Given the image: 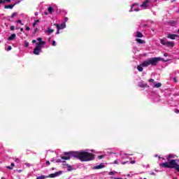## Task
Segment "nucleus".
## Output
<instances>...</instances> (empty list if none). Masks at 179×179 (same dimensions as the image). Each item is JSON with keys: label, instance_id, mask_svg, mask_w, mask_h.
<instances>
[{"label": "nucleus", "instance_id": "1", "mask_svg": "<svg viewBox=\"0 0 179 179\" xmlns=\"http://www.w3.org/2000/svg\"><path fill=\"white\" fill-rule=\"evenodd\" d=\"M64 156L62 157L63 160H69L71 157L78 159L81 162H90L94 159V155L87 152L70 151L64 152Z\"/></svg>", "mask_w": 179, "mask_h": 179}, {"label": "nucleus", "instance_id": "2", "mask_svg": "<svg viewBox=\"0 0 179 179\" xmlns=\"http://www.w3.org/2000/svg\"><path fill=\"white\" fill-rule=\"evenodd\" d=\"M160 61H164V59L162 57H152L144 61L142 63V65L145 68L149 66V65H151L152 66H156V65H157V63Z\"/></svg>", "mask_w": 179, "mask_h": 179}, {"label": "nucleus", "instance_id": "3", "mask_svg": "<svg viewBox=\"0 0 179 179\" xmlns=\"http://www.w3.org/2000/svg\"><path fill=\"white\" fill-rule=\"evenodd\" d=\"M169 169H175V170L179 171V165L177 164L176 159H171L169 161Z\"/></svg>", "mask_w": 179, "mask_h": 179}, {"label": "nucleus", "instance_id": "4", "mask_svg": "<svg viewBox=\"0 0 179 179\" xmlns=\"http://www.w3.org/2000/svg\"><path fill=\"white\" fill-rule=\"evenodd\" d=\"M160 43L162 44V45H166V47H174V43L167 41L166 38H163L162 39H160Z\"/></svg>", "mask_w": 179, "mask_h": 179}, {"label": "nucleus", "instance_id": "5", "mask_svg": "<svg viewBox=\"0 0 179 179\" xmlns=\"http://www.w3.org/2000/svg\"><path fill=\"white\" fill-rule=\"evenodd\" d=\"M42 48H43V46H40V44H36V48L34 49V54L35 55H38V54L41 52Z\"/></svg>", "mask_w": 179, "mask_h": 179}, {"label": "nucleus", "instance_id": "6", "mask_svg": "<svg viewBox=\"0 0 179 179\" xmlns=\"http://www.w3.org/2000/svg\"><path fill=\"white\" fill-rule=\"evenodd\" d=\"M54 26H56L57 30H63V29L66 27V24L65 22H63L61 24H54Z\"/></svg>", "mask_w": 179, "mask_h": 179}, {"label": "nucleus", "instance_id": "7", "mask_svg": "<svg viewBox=\"0 0 179 179\" xmlns=\"http://www.w3.org/2000/svg\"><path fill=\"white\" fill-rule=\"evenodd\" d=\"M150 3V0H145V1L143 2V3L140 6L141 8H143V9H147Z\"/></svg>", "mask_w": 179, "mask_h": 179}, {"label": "nucleus", "instance_id": "8", "mask_svg": "<svg viewBox=\"0 0 179 179\" xmlns=\"http://www.w3.org/2000/svg\"><path fill=\"white\" fill-rule=\"evenodd\" d=\"M139 6H138L137 4H133V6H131L129 12H134V10L135 12H139Z\"/></svg>", "mask_w": 179, "mask_h": 179}, {"label": "nucleus", "instance_id": "9", "mask_svg": "<svg viewBox=\"0 0 179 179\" xmlns=\"http://www.w3.org/2000/svg\"><path fill=\"white\" fill-rule=\"evenodd\" d=\"M62 174V171H58L55 173H52V174L49 175V177L50 178H55V177H58V176H61Z\"/></svg>", "mask_w": 179, "mask_h": 179}, {"label": "nucleus", "instance_id": "10", "mask_svg": "<svg viewBox=\"0 0 179 179\" xmlns=\"http://www.w3.org/2000/svg\"><path fill=\"white\" fill-rule=\"evenodd\" d=\"M178 37V35L173 34H168L167 38H171V40H176V38Z\"/></svg>", "mask_w": 179, "mask_h": 179}, {"label": "nucleus", "instance_id": "11", "mask_svg": "<svg viewBox=\"0 0 179 179\" xmlns=\"http://www.w3.org/2000/svg\"><path fill=\"white\" fill-rule=\"evenodd\" d=\"M160 167H164V169H170L169 162H164L159 164Z\"/></svg>", "mask_w": 179, "mask_h": 179}, {"label": "nucleus", "instance_id": "12", "mask_svg": "<svg viewBox=\"0 0 179 179\" xmlns=\"http://www.w3.org/2000/svg\"><path fill=\"white\" fill-rule=\"evenodd\" d=\"M134 37H136L137 38H142V37H143V34L140 31H136L135 33Z\"/></svg>", "mask_w": 179, "mask_h": 179}, {"label": "nucleus", "instance_id": "13", "mask_svg": "<svg viewBox=\"0 0 179 179\" xmlns=\"http://www.w3.org/2000/svg\"><path fill=\"white\" fill-rule=\"evenodd\" d=\"M37 41H39V43H38L36 44H39L41 47H43L44 45V44H45V42L43 41L42 38H38Z\"/></svg>", "mask_w": 179, "mask_h": 179}, {"label": "nucleus", "instance_id": "14", "mask_svg": "<svg viewBox=\"0 0 179 179\" xmlns=\"http://www.w3.org/2000/svg\"><path fill=\"white\" fill-rule=\"evenodd\" d=\"M139 87H146L148 86V84L145 83V82L141 81L138 83Z\"/></svg>", "mask_w": 179, "mask_h": 179}, {"label": "nucleus", "instance_id": "15", "mask_svg": "<svg viewBox=\"0 0 179 179\" xmlns=\"http://www.w3.org/2000/svg\"><path fill=\"white\" fill-rule=\"evenodd\" d=\"M15 5H16V3L5 6L4 8L5 9H13V7L15 6Z\"/></svg>", "mask_w": 179, "mask_h": 179}, {"label": "nucleus", "instance_id": "16", "mask_svg": "<svg viewBox=\"0 0 179 179\" xmlns=\"http://www.w3.org/2000/svg\"><path fill=\"white\" fill-rule=\"evenodd\" d=\"M143 66L142 65V63L137 66V69L139 72H143Z\"/></svg>", "mask_w": 179, "mask_h": 179}, {"label": "nucleus", "instance_id": "17", "mask_svg": "<svg viewBox=\"0 0 179 179\" xmlns=\"http://www.w3.org/2000/svg\"><path fill=\"white\" fill-rule=\"evenodd\" d=\"M15 38H16V34H13L10 35V36H9L8 38V40L12 41V40H15Z\"/></svg>", "mask_w": 179, "mask_h": 179}, {"label": "nucleus", "instance_id": "18", "mask_svg": "<svg viewBox=\"0 0 179 179\" xmlns=\"http://www.w3.org/2000/svg\"><path fill=\"white\" fill-rule=\"evenodd\" d=\"M103 168H104V165H103V164H99V165L94 167V170H99L100 169H103Z\"/></svg>", "mask_w": 179, "mask_h": 179}, {"label": "nucleus", "instance_id": "19", "mask_svg": "<svg viewBox=\"0 0 179 179\" xmlns=\"http://www.w3.org/2000/svg\"><path fill=\"white\" fill-rule=\"evenodd\" d=\"M136 41L137 43H138V44H145V41L140 39V38H136Z\"/></svg>", "mask_w": 179, "mask_h": 179}, {"label": "nucleus", "instance_id": "20", "mask_svg": "<svg viewBox=\"0 0 179 179\" xmlns=\"http://www.w3.org/2000/svg\"><path fill=\"white\" fill-rule=\"evenodd\" d=\"M45 33H48V34L50 35L51 33H54V29H51L50 28H48V30L45 31Z\"/></svg>", "mask_w": 179, "mask_h": 179}, {"label": "nucleus", "instance_id": "21", "mask_svg": "<svg viewBox=\"0 0 179 179\" xmlns=\"http://www.w3.org/2000/svg\"><path fill=\"white\" fill-rule=\"evenodd\" d=\"M154 87L159 89V87H162V84L160 83H156L155 84Z\"/></svg>", "mask_w": 179, "mask_h": 179}, {"label": "nucleus", "instance_id": "22", "mask_svg": "<svg viewBox=\"0 0 179 179\" xmlns=\"http://www.w3.org/2000/svg\"><path fill=\"white\" fill-rule=\"evenodd\" d=\"M37 23H40V20H36L34 21V22L33 23V27H36V25L37 24Z\"/></svg>", "mask_w": 179, "mask_h": 179}, {"label": "nucleus", "instance_id": "23", "mask_svg": "<svg viewBox=\"0 0 179 179\" xmlns=\"http://www.w3.org/2000/svg\"><path fill=\"white\" fill-rule=\"evenodd\" d=\"M49 13H52L53 10H54V8H52V7H49L48 9Z\"/></svg>", "mask_w": 179, "mask_h": 179}, {"label": "nucleus", "instance_id": "24", "mask_svg": "<svg viewBox=\"0 0 179 179\" xmlns=\"http://www.w3.org/2000/svg\"><path fill=\"white\" fill-rule=\"evenodd\" d=\"M24 164H25V166H26L27 167H31V166H33V164H30V163H25Z\"/></svg>", "mask_w": 179, "mask_h": 179}, {"label": "nucleus", "instance_id": "25", "mask_svg": "<svg viewBox=\"0 0 179 179\" xmlns=\"http://www.w3.org/2000/svg\"><path fill=\"white\" fill-rule=\"evenodd\" d=\"M36 179H45V176H38V178H36Z\"/></svg>", "mask_w": 179, "mask_h": 179}, {"label": "nucleus", "instance_id": "26", "mask_svg": "<svg viewBox=\"0 0 179 179\" xmlns=\"http://www.w3.org/2000/svg\"><path fill=\"white\" fill-rule=\"evenodd\" d=\"M173 157H174L173 155H169L167 157V159L169 160V159H173Z\"/></svg>", "mask_w": 179, "mask_h": 179}, {"label": "nucleus", "instance_id": "27", "mask_svg": "<svg viewBox=\"0 0 179 179\" xmlns=\"http://www.w3.org/2000/svg\"><path fill=\"white\" fill-rule=\"evenodd\" d=\"M52 45H53V47H55V45H57V42H55V41H52Z\"/></svg>", "mask_w": 179, "mask_h": 179}, {"label": "nucleus", "instance_id": "28", "mask_svg": "<svg viewBox=\"0 0 179 179\" xmlns=\"http://www.w3.org/2000/svg\"><path fill=\"white\" fill-rule=\"evenodd\" d=\"M15 162L16 163H20V159L19 158H15Z\"/></svg>", "mask_w": 179, "mask_h": 179}, {"label": "nucleus", "instance_id": "29", "mask_svg": "<svg viewBox=\"0 0 179 179\" xmlns=\"http://www.w3.org/2000/svg\"><path fill=\"white\" fill-rule=\"evenodd\" d=\"M17 23H20V24H21V26H23V23H22V20H17Z\"/></svg>", "mask_w": 179, "mask_h": 179}, {"label": "nucleus", "instance_id": "30", "mask_svg": "<svg viewBox=\"0 0 179 179\" xmlns=\"http://www.w3.org/2000/svg\"><path fill=\"white\" fill-rule=\"evenodd\" d=\"M120 162V159H116L114 161L113 164H118V162Z\"/></svg>", "mask_w": 179, "mask_h": 179}, {"label": "nucleus", "instance_id": "31", "mask_svg": "<svg viewBox=\"0 0 179 179\" xmlns=\"http://www.w3.org/2000/svg\"><path fill=\"white\" fill-rule=\"evenodd\" d=\"M16 15H17V13H13L11 15V17L13 18L15 16H16Z\"/></svg>", "mask_w": 179, "mask_h": 179}, {"label": "nucleus", "instance_id": "32", "mask_svg": "<svg viewBox=\"0 0 179 179\" xmlns=\"http://www.w3.org/2000/svg\"><path fill=\"white\" fill-rule=\"evenodd\" d=\"M5 3V0H0V5H2Z\"/></svg>", "mask_w": 179, "mask_h": 179}, {"label": "nucleus", "instance_id": "33", "mask_svg": "<svg viewBox=\"0 0 179 179\" xmlns=\"http://www.w3.org/2000/svg\"><path fill=\"white\" fill-rule=\"evenodd\" d=\"M25 47H29V42L24 41Z\"/></svg>", "mask_w": 179, "mask_h": 179}, {"label": "nucleus", "instance_id": "34", "mask_svg": "<svg viewBox=\"0 0 179 179\" xmlns=\"http://www.w3.org/2000/svg\"><path fill=\"white\" fill-rule=\"evenodd\" d=\"M12 50V46H8L7 48V51H10Z\"/></svg>", "mask_w": 179, "mask_h": 179}, {"label": "nucleus", "instance_id": "35", "mask_svg": "<svg viewBox=\"0 0 179 179\" xmlns=\"http://www.w3.org/2000/svg\"><path fill=\"white\" fill-rule=\"evenodd\" d=\"M10 29L11 31L15 30V26H11V27H10Z\"/></svg>", "mask_w": 179, "mask_h": 179}, {"label": "nucleus", "instance_id": "36", "mask_svg": "<svg viewBox=\"0 0 179 179\" xmlns=\"http://www.w3.org/2000/svg\"><path fill=\"white\" fill-rule=\"evenodd\" d=\"M135 163H136L135 160H133V161L130 162V164H135Z\"/></svg>", "mask_w": 179, "mask_h": 179}, {"label": "nucleus", "instance_id": "37", "mask_svg": "<svg viewBox=\"0 0 179 179\" xmlns=\"http://www.w3.org/2000/svg\"><path fill=\"white\" fill-rule=\"evenodd\" d=\"M7 169H8V170H13V167L8 166H7Z\"/></svg>", "mask_w": 179, "mask_h": 179}, {"label": "nucleus", "instance_id": "38", "mask_svg": "<svg viewBox=\"0 0 179 179\" xmlns=\"http://www.w3.org/2000/svg\"><path fill=\"white\" fill-rule=\"evenodd\" d=\"M114 173H115V172H113V171L109 172V176H113V175H114Z\"/></svg>", "mask_w": 179, "mask_h": 179}, {"label": "nucleus", "instance_id": "39", "mask_svg": "<svg viewBox=\"0 0 179 179\" xmlns=\"http://www.w3.org/2000/svg\"><path fill=\"white\" fill-rule=\"evenodd\" d=\"M25 29H26L27 31H29V30H30V27H27L25 28Z\"/></svg>", "mask_w": 179, "mask_h": 179}, {"label": "nucleus", "instance_id": "40", "mask_svg": "<svg viewBox=\"0 0 179 179\" xmlns=\"http://www.w3.org/2000/svg\"><path fill=\"white\" fill-rule=\"evenodd\" d=\"M148 82H155V80L153 78H151L148 80Z\"/></svg>", "mask_w": 179, "mask_h": 179}, {"label": "nucleus", "instance_id": "41", "mask_svg": "<svg viewBox=\"0 0 179 179\" xmlns=\"http://www.w3.org/2000/svg\"><path fill=\"white\" fill-rule=\"evenodd\" d=\"M50 161H47V162H46V165H47V166H50Z\"/></svg>", "mask_w": 179, "mask_h": 179}, {"label": "nucleus", "instance_id": "42", "mask_svg": "<svg viewBox=\"0 0 179 179\" xmlns=\"http://www.w3.org/2000/svg\"><path fill=\"white\" fill-rule=\"evenodd\" d=\"M11 167H13H13H15V164L14 163H11Z\"/></svg>", "mask_w": 179, "mask_h": 179}, {"label": "nucleus", "instance_id": "43", "mask_svg": "<svg viewBox=\"0 0 179 179\" xmlns=\"http://www.w3.org/2000/svg\"><path fill=\"white\" fill-rule=\"evenodd\" d=\"M99 159H103V155H100L98 157Z\"/></svg>", "mask_w": 179, "mask_h": 179}, {"label": "nucleus", "instance_id": "44", "mask_svg": "<svg viewBox=\"0 0 179 179\" xmlns=\"http://www.w3.org/2000/svg\"><path fill=\"white\" fill-rule=\"evenodd\" d=\"M127 163H128V162H122V164H127Z\"/></svg>", "mask_w": 179, "mask_h": 179}, {"label": "nucleus", "instance_id": "45", "mask_svg": "<svg viewBox=\"0 0 179 179\" xmlns=\"http://www.w3.org/2000/svg\"><path fill=\"white\" fill-rule=\"evenodd\" d=\"M64 22H68V17L64 18Z\"/></svg>", "mask_w": 179, "mask_h": 179}, {"label": "nucleus", "instance_id": "46", "mask_svg": "<svg viewBox=\"0 0 179 179\" xmlns=\"http://www.w3.org/2000/svg\"><path fill=\"white\" fill-rule=\"evenodd\" d=\"M20 31L22 32L24 31V29L23 28H20Z\"/></svg>", "mask_w": 179, "mask_h": 179}, {"label": "nucleus", "instance_id": "47", "mask_svg": "<svg viewBox=\"0 0 179 179\" xmlns=\"http://www.w3.org/2000/svg\"><path fill=\"white\" fill-rule=\"evenodd\" d=\"M4 1L5 2H8V3L10 2V0H4Z\"/></svg>", "mask_w": 179, "mask_h": 179}, {"label": "nucleus", "instance_id": "48", "mask_svg": "<svg viewBox=\"0 0 179 179\" xmlns=\"http://www.w3.org/2000/svg\"><path fill=\"white\" fill-rule=\"evenodd\" d=\"M56 34H59V30L57 29V31L56 32Z\"/></svg>", "mask_w": 179, "mask_h": 179}, {"label": "nucleus", "instance_id": "49", "mask_svg": "<svg viewBox=\"0 0 179 179\" xmlns=\"http://www.w3.org/2000/svg\"><path fill=\"white\" fill-rule=\"evenodd\" d=\"M150 175H151V176H155V172H152V173H150Z\"/></svg>", "mask_w": 179, "mask_h": 179}, {"label": "nucleus", "instance_id": "50", "mask_svg": "<svg viewBox=\"0 0 179 179\" xmlns=\"http://www.w3.org/2000/svg\"><path fill=\"white\" fill-rule=\"evenodd\" d=\"M113 179H122L121 178H113Z\"/></svg>", "mask_w": 179, "mask_h": 179}, {"label": "nucleus", "instance_id": "51", "mask_svg": "<svg viewBox=\"0 0 179 179\" xmlns=\"http://www.w3.org/2000/svg\"><path fill=\"white\" fill-rule=\"evenodd\" d=\"M175 113H179L178 110H176Z\"/></svg>", "mask_w": 179, "mask_h": 179}, {"label": "nucleus", "instance_id": "52", "mask_svg": "<svg viewBox=\"0 0 179 179\" xmlns=\"http://www.w3.org/2000/svg\"><path fill=\"white\" fill-rule=\"evenodd\" d=\"M38 15V13H35V16H37Z\"/></svg>", "mask_w": 179, "mask_h": 179}, {"label": "nucleus", "instance_id": "53", "mask_svg": "<svg viewBox=\"0 0 179 179\" xmlns=\"http://www.w3.org/2000/svg\"><path fill=\"white\" fill-rule=\"evenodd\" d=\"M36 40H33L32 43H36Z\"/></svg>", "mask_w": 179, "mask_h": 179}, {"label": "nucleus", "instance_id": "54", "mask_svg": "<svg viewBox=\"0 0 179 179\" xmlns=\"http://www.w3.org/2000/svg\"><path fill=\"white\" fill-rule=\"evenodd\" d=\"M164 55V57H167V53H165Z\"/></svg>", "mask_w": 179, "mask_h": 179}, {"label": "nucleus", "instance_id": "55", "mask_svg": "<svg viewBox=\"0 0 179 179\" xmlns=\"http://www.w3.org/2000/svg\"><path fill=\"white\" fill-rule=\"evenodd\" d=\"M124 156H128V154H124Z\"/></svg>", "mask_w": 179, "mask_h": 179}, {"label": "nucleus", "instance_id": "56", "mask_svg": "<svg viewBox=\"0 0 179 179\" xmlns=\"http://www.w3.org/2000/svg\"><path fill=\"white\" fill-rule=\"evenodd\" d=\"M1 179H5V178H4V177H2Z\"/></svg>", "mask_w": 179, "mask_h": 179}, {"label": "nucleus", "instance_id": "57", "mask_svg": "<svg viewBox=\"0 0 179 179\" xmlns=\"http://www.w3.org/2000/svg\"><path fill=\"white\" fill-rule=\"evenodd\" d=\"M129 176H131V175H129H129H127V177H129Z\"/></svg>", "mask_w": 179, "mask_h": 179}, {"label": "nucleus", "instance_id": "58", "mask_svg": "<svg viewBox=\"0 0 179 179\" xmlns=\"http://www.w3.org/2000/svg\"><path fill=\"white\" fill-rule=\"evenodd\" d=\"M178 33H179V29L178 30Z\"/></svg>", "mask_w": 179, "mask_h": 179}, {"label": "nucleus", "instance_id": "59", "mask_svg": "<svg viewBox=\"0 0 179 179\" xmlns=\"http://www.w3.org/2000/svg\"><path fill=\"white\" fill-rule=\"evenodd\" d=\"M178 171V173H179V171Z\"/></svg>", "mask_w": 179, "mask_h": 179}, {"label": "nucleus", "instance_id": "60", "mask_svg": "<svg viewBox=\"0 0 179 179\" xmlns=\"http://www.w3.org/2000/svg\"><path fill=\"white\" fill-rule=\"evenodd\" d=\"M144 179H146V178H144Z\"/></svg>", "mask_w": 179, "mask_h": 179}]
</instances>
